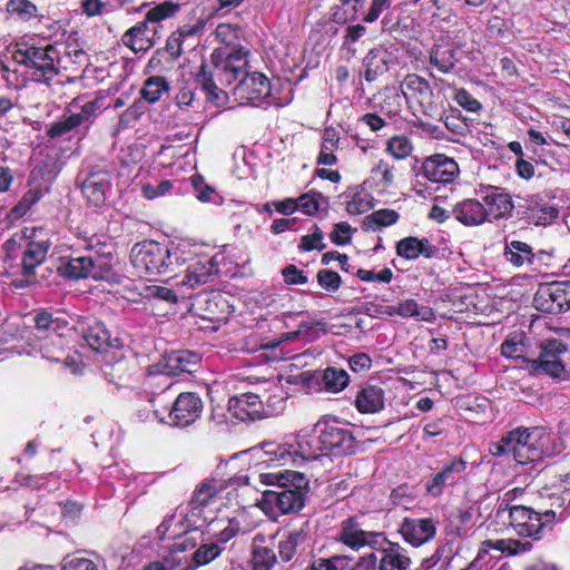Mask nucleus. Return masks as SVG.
I'll use <instances>...</instances> for the list:
<instances>
[{"label": "nucleus", "mask_w": 570, "mask_h": 570, "mask_svg": "<svg viewBox=\"0 0 570 570\" xmlns=\"http://www.w3.org/2000/svg\"><path fill=\"white\" fill-rule=\"evenodd\" d=\"M248 50L235 48L215 50L210 63H202L195 75L196 82L215 106H224L227 94L219 86H229L238 78L234 95L240 104L259 105L271 95V81L262 72L248 70Z\"/></svg>", "instance_id": "1"}, {"label": "nucleus", "mask_w": 570, "mask_h": 570, "mask_svg": "<svg viewBox=\"0 0 570 570\" xmlns=\"http://www.w3.org/2000/svg\"><path fill=\"white\" fill-rule=\"evenodd\" d=\"M258 479L262 484L275 487L273 490H264L259 501L261 509L267 515L296 513L303 509L308 489V479L305 474L281 470L259 473Z\"/></svg>", "instance_id": "2"}, {"label": "nucleus", "mask_w": 570, "mask_h": 570, "mask_svg": "<svg viewBox=\"0 0 570 570\" xmlns=\"http://www.w3.org/2000/svg\"><path fill=\"white\" fill-rule=\"evenodd\" d=\"M493 456H511L518 464L525 465L540 461L537 448L535 428L519 426L489 445Z\"/></svg>", "instance_id": "3"}, {"label": "nucleus", "mask_w": 570, "mask_h": 570, "mask_svg": "<svg viewBox=\"0 0 570 570\" xmlns=\"http://www.w3.org/2000/svg\"><path fill=\"white\" fill-rule=\"evenodd\" d=\"M174 255L178 259L177 252L171 253L157 242L146 240L131 248L130 262L137 276L155 277L171 271Z\"/></svg>", "instance_id": "4"}, {"label": "nucleus", "mask_w": 570, "mask_h": 570, "mask_svg": "<svg viewBox=\"0 0 570 570\" xmlns=\"http://www.w3.org/2000/svg\"><path fill=\"white\" fill-rule=\"evenodd\" d=\"M13 59L19 65L28 68L32 78L37 81L47 82L58 73L59 52L51 45L37 47L20 43L13 52Z\"/></svg>", "instance_id": "5"}, {"label": "nucleus", "mask_w": 570, "mask_h": 570, "mask_svg": "<svg viewBox=\"0 0 570 570\" xmlns=\"http://www.w3.org/2000/svg\"><path fill=\"white\" fill-rule=\"evenodd\" d=\"M557 511L548 509L538 512L530 507H514L505 517L513 533L521 538L540 540L546 529H550L557 519Z\"/></svg>", "instance_id": "6"}, {"label": "nucleus", "mask_w": 570, "mask_h": 570, "mask_svg": "<svg viewBox=\"0 0 570 570\" xmlns=\"http://www.w3.org/2000/svg\"><path fill=\"white\" fill-rule=\"evenodd\" d=\"M58 272L61 276L72 279L88 277L105 281L114 279L111 256L99 255L97 252L61 261Z\"/></svg>", "instance_id": "7"}, {"label": "nucleus", "mask_w": 570, "mask_h": 570, "mask_svg": "<svg viewBox=\"0 0 570 570\" xmlns=\"http://www.w3.org/2000/svg\"><path fill=\"white\" fill-rule=\"evenodd\" d=\"M99 109L100 106L97 99L86 101L83 105H79L77 100H72L59 120L50 125L48 135L51 138H57L82 125L88 127L96 119Z\"/></svg>", "instance_id": "8"}, {"label": "nucleus", "mask_w": 570, "mask_h": 570, "mask_svg": "<svg viewBox=\"0 0 570 570\" xmlns=\"http://www.w3.org/2000/svg\"><path fill=\"white\" fill-rule=\"evenodd\" d=\"M203 401L198 394L193 392L180 393L174 401L166 419L155 410V415L160 422L170 426L186 428L196 422L203 413Z\"/></svg>", "instance_id": "9"}, {"label": "nucleus", "mask_w": 570, "mask_h": 570, "mask_svg": "<svg viewBox=\"0 0 570 570\" xmlns=\"http://www.w3.org/2000/svg\"><path fill=\"white\" fill-rule=\"evenodd\" d=\"M401 91L407 102L423 115L432 116L436 111L433 90L423 77L407 75L401 83Z\"/></svg>", "instance_id": "10"}, {"label": "nucleus", "mask_w": 570, "mask_h": 570, "mask_svg": "<svg viewBox=\"0 0 570 570\" xmlns=\"http://www.w3.org/2000/svg\"><path fill=\"white\" fill-rule=\"evenodd\" d=\"M323 450L335 455L350 454L354 451L355 440L351 430L340 426L335 422H317L315 425Z\"/></svg>", "instance_id": "11"}, {"label": "nucleus", "mask_w": 570, "mask_h": 570, "mask_svg": "<svg viewBox=\"0 0 570 570\" xmlns=\"http://www.w3.org/2000/svg\"><path fill=\"white\" fill-rule=\"evenodd\" d=\"M533 306L543 313L560 314L570 308V293L560 283L541 285L534 294Z\"/></svg>", "instance_id": "12"}, {"label": "nucleus", "mask_w": 570, "mask_h": 570, "mask_svg": "<svg viewBox=\"0 0 570 570\" xmlns=\"http://www.w3.org/2000/svg\"><path fill=\"white\" fill-rule=\"evenodd\" d=\"M566 352L567 346L562 341L557 338L547 340L541 346L539 357L532 362L533 370L552 377H561L566 368L560 356Z\"/></svg>", "instance_id": "13"}, {"label": "nucleus", "mask_w": 570, "mask_h": 570, "mask_svg": "<svg viewBox=\"0 0 570 570\" xmlns=\"http://www.w3.org/2000/svg\"><path fill=\"white\" fill-rule=\"evenodd\" d=\"M340 540L353 550H360L363 547L376 548L386 539L382 532L365 531L355 518H350L342 523Z\"/></svg>", "instance_id": "14"}, {"label": "nucleus", "mask_w": 570, "mask_h": 570, "mask_svg": "<svg viewBox=\"0 0 570 570\" xmlns=\"http://www.w3.org/2000/svg\"><path fill=\"white\" fill-rule=\"evenodd\" d=\"M49 245L47 242H30L22 256V277L12 281L14 288L20 289L38 283L36 268L45 262Z\"/></svg>", "instance_id": "15"}, {"label": "nucleus", "mask_w": 570, "mask_h": 570, "mask_svg": "<svg viewBox=\"0 0 570 570\" xmlns=\"http://www.w3.org/2000/svg\"><path fill=\"white\" fill-rule=\"evenodd\" d=\"M218 274V265L214 257H202L191 259L185 271V275L176 285L194 289L202 285L212 283Z\"/></svg>", "instance_id": "16"}, {"label": "nucleus", "mask_w": 570, "mask_h": 570, "mask_svg": "<svg viewBox=\"0 0 570 570\" xmlns=\"http://www.w3.org/2000/svg\"><path fill=\"white\" fill-rule=\"evenodd\" d=\"M160 38L157 26H149L145 20L125 31L121 43L135 53L147 52Z\"/></svg>", "instance_id": "17"}, {"label": "nucleus", "mask_w": 570, "mask_h": 570, "mask_svg": "<svg viewBox=\"0 0 570 570\" xmlns=\"http://www.w3.org/2000/svg\"><path fill=\"white\" fill-rule=\"evenodd\" d=\"M423 175L432 183L449 184L459 175V165L452 158L438 154L429 157L422 165Z\"/></svg>", "instance_id": "18"}, {"label": "nucleus", "mask_w": 570, "mask_h": 570, "mask_svg": "<svg viewBox=\"0 0 570 570\" xmlns=\"http://www.w3.org/2000/svg\"><path fill=\"white\" fill-rule=\"evenodd\" d=\"M228 411L240 421L263 419V405L256 390L230 397L228 400Z\"/></svg>", "instance_id": "19"}, {"label": "nucleus", "mask_w": 570, "mask_h": 570, "mask_svg": "<svg viewBox=\"0 0 570 570\" xmlns=\"http://www.w3.org/2000/svg\"><path fill=\"white\" fill-rule=\"evenodd\" d=\"M217 493V487L213 481H205L196 488L189 501V512L187 513L189 524L197 527L200 520H207V517L204 515V508L216 500Z\"/></svg>", "instance_id": "20"}, {"label": "nucleus", "mask_w": 570, "mask_h": 570, "mask_svg": "<svg viewBox=\"0 0 570 570\" xmlns=\"http://www.w3.org/2000/svg\"><path fill=\"white\" fill-rule=\"evenodd\" d=\"M400 532L406 542L420 547L434 538L436 527L432 519H405Z\"/></svg>", "instance_id": "21"}, {"label": "nucleus", "mask_w": 570, "mask_h": 570, "mask_svg": "<svg viewBox=\"0 0 570 570\" xmlns=\"http://www.w3.org/2000/svg\"><path fill=\"white\" fill-rule=\"evenodd\" d=\"M532 547V543L528 540L522 541L511 538L485 540L481 543L473 563L483 560L491 550L505 553L507 556H520L530 552Z\"/></svg>", "instance_id": "22"}, {"label": "nucleus", "mask_w": 570, "mask_h": 570, "mask_svg": "<svg viewBox=\"0 0 570 570\" xmlns=\"http://www.w3.org/2000/svg\"><path fill=\"white\" fill-rule=\"evenodd\" d=\"M240 531V523L235 518H216L212 519L203 535H208L215 543L219 544L225 551L227 543L235 538Z\"/></svg>", "instance_id": "23"}, {"label": "nucleus", "mask_w": 570, "mask_h": 570, "mask_svg": "<svg viewBox=\"0 0 570 570\" xmlns=\"http://www.w3.org/2000/svg\"><path fill=\"white\" fill-rule=\"evenodd\" d=\"M393 63V56L383 47L371 49L363 59V76L367 82L375 81L389 71Z\"/></svg>", "instance_id": "24"}, {"label": "nucleus", "mask_w": 570, "mask_h": 570, "mask_svg": "<svg viewBox=\"0 0 570 570\" xmlns=\"http://www.w3.org/2000/svg\"><path fill=\"white\" fill-rule=\"evenodd\" d=\"M110 179L111 176L108 170L102 168L92 169L82 183V193L86 198L95 205L104 203L106 191L111 185Z\"/></svg>", "instance_id": "25"}, {"label": "nucleus", "mask_w": 570, "mask_h": 570, "mask_svg": "<svg viewBox=\"0 0 570 570\" xmlns=\"http://www.w3.org/2000/svg\"><path fill=\"white\" fill-rule=\"evenodd\" d=\"M465 468L466 462L464 460H452L426 483V492L434 498L440 497L446 485L455 483L456 475L461 474Z\"/></svg>", "instance_id": "26"}, {"label": "nucleus", "mask_w": 570, "mask_h": 570, "mask_svg": "<svg viewBox=\"0 0 570 570\" xmlns=\"http://www.w3.org/2000/svg\"><path fill=\"white\" fill-rule=\"evenodd\" d=\"M481 204L485 209L487 222L498 220L511 215L514 207L510 196L499 193L498 188L489 189L482 197Z\"/></svg>", "instance_id": "27"}, {"label": "nucleus", "mask_w": 570, "mask_h": 570, "mask_svg": "<svg viewBox=\"0 0 570 570\" xmlns=\"http://www.w3.org/2000/svg\"><path fill=\"white\" fill-rule=\"evenodd\" d=\"M257 396L262 401L263 417L276 415L283 409L284 397L281 386L274 381H264L256 386Z\"/></svg>", "instance_id": "28"}, {"label": "nucleus", "mask_w": 570, "mask_h": 570, "mask_svg": "<svg viewBox=\"0 0 570 570\" xmlns=\"http://www.w3.org/2000/svg\"><path fill=\"white\" fill-rule=\"evenodd\" d=\"M452 214L456 220L464 226H480L487 222L485 209L482 207L481 200L466 198L458 203Z\"/></svg>", "instance_id": "29"}, {"label": "nucleus", "mask_w": 570, "mask_h": 570, "mask_svg": "<svg viewBox=\"0 0 570 570\" xmlns=\"http://www.w3.org/2000/svg\"><path fill=\"white\" fill-rule=\"evenodd\" d=\"M535 428V439L538 452H540V461L543 458H553L561 454L566 450V442L560 433H553L544 426Z\"/></svg>", "instance_id": "30"}, {"label": "nucleus", "mask_w": 570, "mask_h": 570, "mask_svg": "<svg viewBox=\"0 0 570 570\" xmlns=\"http://www.w3.org/2000/svg\"><path fill=\"white\" fill-rule=\"evenodd\" d=\"M224 550L219 544L215 543L208 535L203 538L198 547L190 554L189 560L186 562L185 570H195L205 567L210 562L217 560Z\"/></svg>", "instance_id": "31"}, {"label": "nucleus", "mask_w": 570, "mask_h": 570, "mask_svg": "<svg viewBox=\"0 0 570 570\" xmlns=\"http://www.w3.org/2000/svg\"><path fill=\"white\" fill-rule=\"evenodd\" d=\"M82 337L87 345L96 352H105L109 347L120 346L119 340L111 338L109 331L100 322H95L92 325H89L88 328L83 331Z\"/></svg>", "instance_id": "32"}, {"label": "nucleus", "mask_w": 570, "mask_h": 570, "mask_svg": "<svg viewBox=\"0 0 570 570\" xmlns=\"http://www.w3.org/2000/svg\"><path fill=\"white\" fill-rule=\"evenodd\" d=\"M438 252L431 243L426 239H419L416 237H405L397 242L396 254L405 259H415L420 255L431 258Z\"/></svg>", "instance_id": "33"}, {"label": "nucleus", "mask_w": 570, "mask_h": 570, "mask_svg": "<svg viewBox=\"0 0 570 570\" xmlns=\"http://www.w3.org/2000/svg\"><path fill=\"white\" fill-rule=\"evenodd\" d=\"M308 538V528L304 524L301 528L291 530L278 542V554L282 561L288 562L293 559L295 553L303 549Z\"/></svg>", "instance_id": "34"}, {"label": "nucleus", "mask_w": 570, "mask_h": 570, "mask_svg": "<svg viewBox=\"0 0 570 570\" xmlns=\"http://www.w3.org/2000/svg\"><path fill=\"white\" fill-rule=\"evenodd\" d=\"M199 357L196 354H191L184 351L171 352L166 356L163 364V372L166 375H178L180 373H191L193 367L197 365Z\"/></svg>", "instance_id": "35"}, {"label": "nucleus", "mask_w": 570, "mask_h": 570, "mask_svg": "<svg viewBox=\"0 0 570 570\" xmlns=\"http://www.w3.org/2000/svg\"><path fill=\"white\" fill-rule=\"evenodd\" d=\"M253 564L255 570H272L276 563V554L267 544V537L257 533L253 538Z\"/></svg>", "instance_id": "36"}, {"label": "nucleus", "mask_w": 570, "mask_h": 570, "mask_svg": "<svg viewBox=\"0 0 570 570\" xmlns=\"http://www.w3.org/2000/svg\"><path fill=\"white\" fill-rule=\"evenodd\" d=\"M355 406L361 413H376L384 406V391L376 385L363 387L355 400Z\"/></svg>", "instance_id": "37"}, {"label": "nucleus", "mask_w": 570, "mask_h": 570, "mask_svg": "<svg viewBox=\"0 0 570 570\" xmlns=\"http://www.w3.org/2000/svg\"><path fill=\"white\" fill-rule=\"evenodd\" d=\"M456 61V49L451 43L434 45L430 51V63L442 73L451 72Z\"/></svg>", "instance_id": "38"}, {"label": "nucleus", "mask_w": 570, "mask_h": 570, "mask_svg": "<svg viewBox=\"0 0 570 570\" xmlns=\"http://www.w3.org/2000/svg\"><path fill=\"white\" fill-rule=\"evenodd\" d=\"M386 315H401L403 317H415L420 321L432 322L435 317L434 312L429 306H419L414 299H406L401 302L396 307L386 306Z\"/></svg>", "instance_id": "39"}, {"label": "nucleus", "mask_w": 570, "mask_h": 570, "mask_svg": "<svg viewBox=\"0 0 570 570\" xmlns=\"http://www.w3.org/2000/svg\"><path fill=\"white\" fill-rule=\"evenodd\" d=\"M35 336L38 341L47 338L51 333H59L68 328V322L61 317H53L50 313L41 311L33 317Z\"/></svg>", "instance_id": "40"}, {"label": "nucleus", "mask_w": 570, "mask_h": 570, "mask_svg": "<svg viewBox=\"0 0 570 570\" xmlns=\"http://www.w3.org/2000/svg\"><path fill=\"white\" fill-rule=\"evenodd\" d=\"M504 257L515 267H522L533 263L534 254L532 247L524 242L507 240Z\"/></svg>", "instance_id": "41"}, {"label": "nucleus", "mask_w": 570, "mask_h": 570, "mask_svg": "<svg viewBox=\"0 0 570 570\" xmlns=\"http://www.w3.org/2000/svg\"><path fill=\"white\" fill-rule=\"evenodd\" d=\"M67 340L63 331H61L59 333H51L47 338L39 341L38 348L45 358L59 362L63 360Z\"/></svg>", "instance_id": "42"}, {"label": "nucleus", "mask_w": 570, "mask_h": 570, "mask_svg": "<svg viewBox=\"0 0 570 570\" xmlns=\"http://www.w3.org/2000/svg\"><path fill=\"white\" fill-rule=\"evenodd\" d=\"M410 564L411 559L404 554V550L399 544L389 543L383 549L379 570H406Z\"/></svg>", "instance_id": "43"}, {"label": "nucleus", "mask_w": 570, "mask_h": 570, "mask_svg": "<svg viewBox=\"0 0 570 570\" xmlns=\"http://www.w3.org/2000/svg\"><path fill=\"white\" fill-rule=\"evenodd\" d=\"M169 82L163 76H153L145 80L140 96L149 104H155L160 100L164 94L169 91Z\"/></svg>", "instance_id": "44"}, {"label": "nucleus", "mask_w": 570, "mask_h": 570, "mask_svg": "<svg viewBox=\"0 0 570 570\" xmlns=\"http://www.w3.org/2000/svg\"><path fill=\"white\" fill-rule=\"evenodd\" d=\"M524 494L525 489L520 487L503 491L498 497V503L495 508L497 519L504 520L505 515L512 511V508L514 509V507H523L524 504H513V501H522Z\"/></svg>", "instance_id": "45"}, {"label": "nucleus", "mask_w": 570, "mask_h": 570, "mask_svg": "<svg viewBox=\"0 0 570 570\" xmlns=\"http://www.w3.org/2000/svg\"><path fill=\"white\" fill-rule=\"evenodd\" d=\"M178 10H179L178 3L173 2V1H164L155 7L150 8L147 11L144 20L149 26H157L159 29L160 28L159 23L165 19L174 17L178 12Z\"/></svg>", "instance_id": "46"}, {"label": "nucleus", "mask_w": 570, "mask_h": 570, "mask_svg": "<svg viewBox=\"0 0 570 570\" xmlns=\"http://www.w3.org/2000/svg\"><path fill=\"white\" fill-rule=\"evenodd\" d=\"M262 451L268 456L264 462H276L278 465H285L289 462L296 463V459L293 458V452L287 448V444L264 443Z\"/></svg>", "instance_id": "47"}, {"label": "nucleus", "mask_w": 570, "mask_h": 570, "mask_svg": "<svg viewBox=\"0 0 570 570\" xmlns=\"http://www.w3.org/2000/svg\"><path fill=\"white\" fill-rule=\"evenodd\" d=\"M322 380L327 392L338 393L347 386L348 374L342 368L327 367L323 373Z\"/></svg>", "instance_id": "48"}, {"label": "nucleus", "mask_w": 570, "mask_h": 570, "mask_svg": "<svg viewBox=\"0 0 570 570\" xmlns=\"http://www.w3.org/2000/svg\"><path fill=\"white\" fill-rule=\"evenodd\" d=\"M6 10L21 21H30L38 17V7L30 0H9Z\"/></svg>", "instance_id": "49"}, {"label": "nucleus", "mask_w": 570, "mask_h": 570, "mask_svg": "<svg viewBox=\"0 0 570 570\" xmlns=\"http://www.w3.org/2000/svg\"><path fill=\"white\" fill-rule=\"evenodd\" d=\"M399 217V214L393 209H379L366 217V225L372 229L377 227H387L395 224Z\"/></svg>", "instance_id": "50"}, {"label": "nucleus", "mask_w": 570, "mask_h": 570, "mask_svg": "<svg viewBox=\"0 0 570 570\" xmlns=\"http://www.w3.org/2000/svg\"><path fill=\"white\" fill-rule=\"evenodd\" d=\"M42 195L43 191L40 186L29 188V190L21 197L19 203L12 208L14 216L21 217L27 214V212L39 202Z\"/></svg>", "instance_id": "51"}, {"label": "nucleus", "mask_w": 570, "mask_h": 570, "mask_svg": "<svg viewBox=\"0 0 570 570\" xmlns=\"http://www.w3.org/2000/svg\"><path fill=\"white\" fill-rule=\"evenodd\" d=\"M558 209L553 206H540L530 208L528 219L534 225H549L558 217Z\"/></svg>", "instance_id": "52"}, {"label": "nucleus", "mask_w": 570, "mask_h": 570, "mask_svg": "<svg viewBox=\"0 0 570 570\" xmlns=\"http://www.w3.org/2000/svg\"><path fill=\"white\" fill-rule=\"evenodd\" d=\"M386 150L395 159H404L411 155L413 146L407 137L395 136L389 139Z\"/></svg>", "instance_id": "53"}, {"label": "nucleus", "mask_w": 570, "mask_h": 570, "mask_svg": "<svg viewBox=\"0 0 570 570\" xmlns=\"http://www.w3.org/2000/svg\"><path fill=\"white\" fill-rule=\"evenodd\" d=\"M190 180H191V186L196 193V197L198 200H200L203 203L215 200V197H216L215 188L210 185H207L202 175H198V174L193 175Z\"/></svg>", "instance_id": "54"}, {"label": "nucleus", "mask_w": 570, "mask_h": 570, "mask_svg": "<svg viewBox=\"0 0 570 570\" xmlns=\"http://www.w3.org/2000/svg\"><path fill=\"white\" fill-rule=\"evenodd\" d=\"M322 195L316 191H309L296 198L297 209L306 215H314L320 209V200Z\"/></svg>", "instance_id": "55"}, {"label": "nucleus", "mask_w": 570, "mask_h": 570, "mask_svg": "<svg viewBox=\"0 0 570 570\" xmlns=\"http://www.w3.org/2000/svg\"><path fill=\"white\" fill-rule=\"evenodd\" d=\"M453 518L454 521L462 523V527L454 528L453 534L456 537H466L472 525L473 509L470 507L458 509Z\"/></svg>", "instance_id": "56"}, {"label": "nucleus", "mask_w": 570, "mask_h": 570, "mask_svg": "<svg viewBox=\"0 0 570 570\" xmlns=\"http://www.w3.org/2000/svg\"><path fill=\"white\" fill-rule=\"evenodd\" d=\"M323 239V232L317 226H314V232L312 234L305 235L301 238L298 248L303 252H309L313 249L323 250L326 247Z\"/></svg>", "instance_id": "57"}, {"label": "nucleus", "mask_w": 570, "mask_h": 570, "mask_svg": "<svg viewBox=\"0 0 570 570\" xmlns=\"http://www.w3.org/2000/svg\"><path fill=\"white\" fill-rule=\"evenodd\" d=\"M318 285L327 292H336L341 286V276L331 269H321L317 273Z\"/></svg>", "instance_id": "58"}, {"label": "nucleus", "mask_w": 570, "mask_h": 570, "mask_svg": "<svg viewBox=\"0 0 570 570\" xmlns=\"http://www.w3.org/2000/svg\"><path fill=\"white\" fill-rule=\"evenodd\" d=\"M356 276L364 282H377L389 284L393 278V272L389 267H384L379 273L360 268L356 272Z\"/></svg>", "instance_id": "59"}, {"label": "nucleus", "mask_w": 570, "mask_h": 570, "mask_svg": "<svg viewBox=\"0 0 570 570\" xmlns=\"http://www.w3.org/2000/svg\"><path fill=\"white\" fill-rule=\"evenodd\" d=\"M61 570H98L97 564L83 557H67L63 560Z\"/></svg>", "instance_id": "60"}, {"label": "nucleus", "mask_w": 570, "mask_h": 570, "mask_svg": "<svg viewBox=\"0 0 570 570\" xmlns=\"http://www.w3.org/2000/svg\"><path fill=\"white\" fill-rule=\"evenodd\" d=\"M347 559L345 557H333L331 559H320L315 561L311 570H346Z\"/></svg>", "instance_id": "61"}, {"label": "nucleus", "mask_w": 570, "mask_h": 570, "mask_svg": "<svg viewBox=\"0 0 570 570\" xmlns=\"http://www.w3.org/2000/svg\"><path fill=\"white\" fill-rule=\"evenodd\" d=\"M393 0H372L368 10L363 17V21L366 23L375 22L380 16L387 10Z\"/></svg>", "instance_id": "62"}, {"label": "nucleus", "mask_w": 570, "mask_h": 570, "mask_svg": "<svg viewBox=\"0 0 570 570\" xmlns=\"http://www.w3.org/2000/svg\"><path fill=\"white\" fill-rule=\"evenodd\" d=\"M293 452V458L296 459V463L316 458L315 451L306 441H297L296 444L287 445Z\"/></svg>", "instance_id": "63"}, {"label": "nucleus", "mask_w": 570, "mask_h": 570, "mask_svg": "<svg viewBox=\"0 0 570 570\" xmlns=\"http://www.w3.org/2000/svg\"><path fill=\"white\" fill-rule=\"evenodd\" d=\"M352 235V227L350 224L342 222L334 226L330 234L331 240L336 245H345L350 243Z\"/></svg>", "instance_id": "64"}]
</instances>
